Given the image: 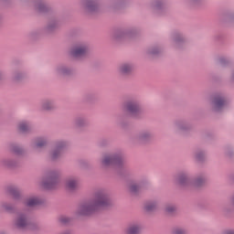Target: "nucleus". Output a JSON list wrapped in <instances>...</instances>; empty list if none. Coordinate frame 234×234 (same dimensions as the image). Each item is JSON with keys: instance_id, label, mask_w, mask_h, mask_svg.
I'll return each mask as SVG.
<instances>
[{"instance_id": "1", "label": "nucleus", "mask_w": 234, "mask_h": 234, "mask_svg": "<svg viewBox=\"0 0 234 234\" xmlns=\"http://www.w3.org/2000/svg\"><path fill=\"white\" fill-rule=\"evenodd\" d=\"M109 199L103 194H97L93 200L81 205L79 207V215H91L94 211L107 207Z\"/></svg>"}, {"instance_id": "23", "label": "nucleus", "mask_w": 234, "mask_h": 234, "mask_svg": "<svg viewBox=\"0 0 234 234\" xmlns=\"http://www.w3.org/2000/svg\"><path fill=\"white\" fill-rule=\"evenodd\" d=\"M226 234H234V230H229Z\"/></svg>"}, {"instance_id": "18", "label": "nucleus", "mask_w": 234, "mask_h": 234, "mask_svg": "<svg viewBox=\"0 0 234 234\" xmlns=\"http://www.w3.org/2000/svg\"><path fill=\"white\" fill-rule=\"evenodd\" d=\"M174 234H186V230H184L183 229H176L174 230Z\"/></svg>"}, {"instance_id": "15", "label": "nucleus", "mask_w": 234, "mask_h": 234, "mask_svg": "<svg viewBox=\"0 0 234 234\" xmlns=\"http://www.w3.org/2000/svg\"><path fill=\"white\" fill-rule=\"evenodd\" d=\"M140 189V186H136V185H132L130 186V191L131 193H138V190Z\"/></svg>"}, {"instance_id": "4", "label": "nucleus", "mask_w": 234, "mask_h": 234, "mask_svg": "<svg viewBox=\"0 0 234 234\" xmlns=\"http://www.w3.org/2000/svg\"><path fill=\"white\" fill-rule=\"evenodd\" d=\"M141 229L142 227H140V225L133 224L126 229V234H138L140 233Z\"/></svg>"}, {"instance_id": "19", "label": "nucleus", "mask_w": 234, "mask_h": 234, "mask_svg": "<svg viewBox=\"0 0 234 234\" xmlns=\"http://www.w3.org/2000/svg\"><path fill=\"white\" fill-rule=\"evenodd\" d=\"M166 213H173L175 211V207L169 206L165 208Z\"/></svg>"}, {"instance_id": "20", "label": "nucleus", "mask_w": 234, "mask_h": 234, "mask_svg": "<svg viewBox=\"0 0 234 234\" xmlns=\"http://www.w3.org/2000/svg\"><path fill=\"white\" fill-rule=\"evenodd\" d=\"M46 142L43 141V140H39L37 143V147H43V145H45Z\"/></svg>"}, {"instance_id": "8", "label": "nucleus", "mask_w": 234, "mask_h": 234, "mask_svg": "<svg viewBox=\"0 0 234 234\" xmlns=\"http://www.w3.org/2000/svg\"><path fill=\"white\" fill-rule=\"evenodd\" d=\"M131 70H133V67H131V65H129V64H122L120 67V72L122 74H129V72H131Z\"/></svg>"}, {"instance_id": "9", "label": "nucleus", "mask_w": 234, "mask_h": 234, "mask_svg": "<svg viewBox=\"0 0 234 234\" xmlns=\"http://www.w3.org/2000/svg\"><path fill=\"white\" fill-rule=\"evenodd\" d=\"M40 203L41 201L38 198L31 197L27 200V206H28L29 207H34V206H37Z\"/></svg>"}, {"instance_id": "21", "label": "nucleus", "mask_w": 234, "mask_h": 234, "mask_svg": "<svg viewBox=\"0 0 234 234\" xmlns=\"http://www.w3.org/2000/svg\"><path fill=\"white\" fill-rule=\"evenodd\" d=\"M58 152H54V153L52 154V158H53V159L58 158Z\"/></svg>"}, {"instance_id": "14", "label": "nucleus", "mask_w": 234, "mask_h": 234, "mask_svg": "<svg viewBox=\"0 0 234 234\" xmlns=\"http://www.w3.org/2000/svg\"><path fill=\"white\" fill-rule=\"evenodd\" d=\"M156 205L154 203H150L145 206V209L146 211H153V209H154Z\"/></svg>"}, {"instance_id": "2", "label": "nucleus", "mask_w": 234, "mask_h": 234, "mask_svg": "<svg viewBox=\"0 0 234 234\" xmlns=\"http://www.w3.org/2000/svg\"><path fill=\"white\" fill-rule=\"evenodd\" d=\"M87 54V48L85 46H78L71 50L73 58H81Z\"/></svg>"}, {"instance_id": "5", "label": "nucleus", "mask_w": 234, "mask_h": 234, "mask_svg": "<svg viewBox=\"0 0 234 234\" xmlns=\"http://www.w3.org/2000/svg\"><path fill=\"white\" fill-rule=\"evenodd\" d=\"M27 224H28V221H27V217L24 215L18 216L16 221V226L17 228H27Z\"/></svg>"}, {"instance_id": "22", "label": "nucleus", "mask_w": 234, "mask_h": 234, "mask_svg": "<svg viewBox=\"0 0 234 234\" xmlns=\"http://www.w3.org/2000/svg\"><path fill=\"white\" fill-rule=\"evenodd\" d=\"M186 180V177H181L180 179H179V182H180V184H184V181Z\"/></svg>"}, {"instance_id": "11", "label": "nucleus", "mask_w": 234, "mask_h": 234, "mask_svg": "<svg viewBox=\"0 0 234 234\" xmlns=\"http://www.w3.org/2000/svg\"><path fill=\"white\" fill-rule=\"evenodd\" d=\"M87 8L90 12H94L96 8H98V5H96L95 2H89L87 4Z\"/></svg>"}, {"instance_id": "12", "label": "nucleus", "mask_w": 234, "mask_h": 234, "mask_svg": "<svg viewBox=\"0 0 234 234\" xmlns=\"http://www.w3.org/2000/svg\"><path fill=\"white\" fill-rule=\"evenodd\" d=\"M78 186V182L76 180H69L67 183L68 189H74Z\"/></svg>"}, {"instance_id": "7", "label": "nucleus", "mask_w": 234, "mask_h": 234, "mask_svg": "<svg viewBox=\"0 0 234 234\" xmlns=\"http://www.w3.org/2000/svg\"><path fill=\"white\" fill-rule=\"evenodd\" d=\"M226 103V101H224V99L222 98H217L215 101H214V105H215V109L217 111H218L219 109H222V107H224Z\"/></svg>"}, {"instance_id": "13", "label": "nucleus", "mask_w": 234, "mask_h": 234, "mask_svg": "<svg viewBox=\"0 0 234 234\" xmlns=\"http://www.w3.org/2000/svg\"><path fill=\"white\" fill-rule=\"evenodd\" d=\"M19 131H21V133H27V131H28V124L27 122H21L19 124Z\"/></svg>"}, {"instance_id": "10", "label": "nucleus", "mask_w": 234, "mask_h": 234, "mask_svg": "<svg viewBox=\"0 0 234 234\" xmlns=\"http://www.w3.org/2000/svg\"><path fill=\"white\" fill-rule=\"evenodd\" d=\"M57 179L56 177H50L48 181V183L44 184V187H46V189H52V187H54V184H56Z\"/></svg>"}, {"instance_id": "6", "label": "nucleus", "mask_w": 234, "mask_h": 234, "mask_svg": "<svg viewBox=\"0 0 234 234\" xmlns=\"http://www.w3.org/2000/svg\"><path fill=\"white\" fill-rule=\"evenodd\" d=\"M126 111L130 114H135L136 112H138V106L134 103H128L126 105Z\"/></svg>"}, {"instance_id": "3", "label": "nucleus", "mask_w": 234, "mask_h": 234, "mask_svg": "<svg viewBox=\"0 0 234 234\" xmlns=\"http://www.w3.org/2000/svg\"><path fill=\"white\" fill-rule=\"evenodd\" d=\"M120 157L114 155H108L102 160L103 165H111V164H118Z\"/></svg>"}, {"instance_id": "17", "label": "nucleus", "mask_w": 234, "mask_h": 234, "mask_svg": "<svg viewBox=\"0 0 234 234\" xmlns=\"http://www.w3.org/2000/svg\"><path fill=\"white\" fill-rule=\"evenodd\" d=\"M43 109H45L46 111H48V110L52 109V104L50 102H46L43 105Z\"/></svg>"}, {"instance_id": "16", "label": "nucleus", "mask_w": 234, "mask_h": 234, "mask_svg": "<svg viewBox=\"0 0 234 234\" xmlns=\"http://www.w3.org/2000/svg\"><path fill=\"white\" fill-rule=\"evenodd\" d=\"M59 220L62 224H69L70 218H67V216H62L60 217Z\"/></svg>"}]
</instances>
